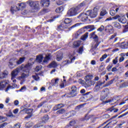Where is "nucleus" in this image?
Here are the masks:
<instances>
[{
  "label": "nucleus",
  "instance_id": "dca6fc26",
  "mask_svg": "<svg viewBox=\"0 0 128 128\" xmlns=\"http://www.w3.org/2000/svg\"><path fill=\"white\" fill-rule=\"evenodd\" d=\"M105 82L104 81V82H102L100 81H98V82H97V84L95 86V91L96 92H98V90H100V86H102V84H104Z\"/></svg>",
  "mask_w": 128,
  "mask_h": 128
},
{
  "label": "nucleus",
  "instance_id": "69168bd1",
  "mask_svg": "<svg viewBox=\"0 0 128 128\" xmlns=\"http://www.w3.org/2000/svg\"><path fill=\"white\" fill-rule=\"evenodd\" d=\"M126 56V53H122L121 54H120V56H121V58H124Z\"/></svg>",
  "mask_w": 128,
  "mask_h": 128
},
{
  "label": "nucleus",
  "instance_id": "7c9ffc66",
  "mask_svg": "<svg viewBox=\"0 0 128 128\" xmlns=\"http://www.w3.org/2000/svg\"><path fill=\"white\" fill-rule=\"evenodd\" d=\"M63 106H64L63 104H58L54 107V110H58L59 108H62Z\"/></svg>",
  "mask_w": 128,
  "mask_h": 128
},
{
  "label": "nucleus",
  "instance_id": "e2e57ef3",
  "mask_svg": "<svg viewBox=\"0 0 128 128\" xmlns=\"http://www.w3.org/2000/svg\"><path fill=\"white\" fill-rule=\"evenodd\" d=\"M82 76V72H78L77 73H76V76H79V77H80V76Z\"/></svg>",
  "mask_w": 128,
  "mask_h": 128
},
{
  "label": "nucleus",
  "instance_id": "20e7f679",
  "mask_svg": "<svg viewBox=\"0 0 128 128\" xmlns=\"http://www.w3.org/2000/svg\"><path fill=\"white\" fill-rule=\"evenodd\" d=\"M16 76V69L13 70L12 72V78L11 80H12L13 86H8L5 92H8L10 88H16V80H15Z\"/></svg>",
  "mask_w": 128,
  "mask_h": 128
},
{
  "label": "nucleus",
  "instance_id": "ea45409f",
  "mask_svg": "<svg viewBox=\"0 0 128 128\" xmlns=\"http://www.w3.org/2000/svg\"><path fill=\"white\" fill-rule=\"evenodd\" d=\"M78 52V54H82V52H84V47L80 48Z\"/></svg>",
  "mask_w": 128,
  "mask_h": 128
},
{
  "label": "nucleus",
  "instance_id": "2f4dec72",
  "mask_svg": "<svg viewBox=\"0 0 128 128\" xmlns=\"http://www.w3.org/2000/svg\"><path fill=\"white\" fill-rule=\"evenodd\" d=\"M88 36V32H86L84 35L82 36L81 37V40H86Z\"/></svg>",
  "mask_w": 128,
  "mask_h": 128
},
{
  "label": "nucleus",
  "instance_id": "a878e982",
  "mask_svg": "<svg viewBox=\"0 0 128 128\" xmlns=\"http://www.w3.org/2000/svg\"><path fill=\"white\" fill-rule=\"evenodd\" d=\"M56 66H58V64L56 62L54 61L48 66V68H56Z\"/></svg>",
  "mask_w": 128,
  "mask_h": 128
},
{
  "label": "nucleus",
  "instance_id": "f8f14e48",
  "mask_svg": "<svg viewBox=\"0 0 128 128\" xmlns=\"http://www.w3.org/2000/svg\"><path fill=\"white\" fill-rule=\"evenodd\" d=\"M8 84V82L6 80L0 82V90H2V88H4Z\"/></svg>",
  "mask_w": 128,
  "mask_h": 128
},
{
  "label": "nucleus",
  "instance_id": "774afa93",
  "mask_svg": "<svg viewBox=\"0 0 128 128\" xmlns=\"http://www.w3.org/2000/svg\"><path fill=\"white\" fill-rule=\"evenodd\" d=\"M96 64V60H92L91 61V64L94 66V64Z\"/></svg>",
  "mask_w": 128,
  "mask_h": 128
},
{
  "label": "nucleus",
  "instance_id": "2eb2a0df",
  "mask_svg": "<svg viewBox=\"0 0 128 128\" xmlns=\"http://www.w3.org/2000/svg\"><path fill=\"white\" fill-rule=\"evenodd\" d=\"M92 78H94V76L92 74H88L86 76L84 80H86V82H90Z\"/></svg>",
  "mask_w": 128,
  "mask_h": 128
},
{
  "label": "nucleus",
  "instance_id": "864d4df0",
  "mask_svg": "<svg viewBox=\"0 0 128 128\" xmlns=\"http://www.w3.org/2000/svg\"><path fill=\"white\" fill-rule=\"evenodd\" d=\"M43 120H44V122H46V120H48V116L46 115V116L43 118Z\"/></svg>",
  "mask_w": 128,
  "mask_h": 128
},
{
  "label": "nucleus",
  "instance_id": "603ef678",
  "mask_svg": "<svg viewBox=\"0 0 128 128\" xmlns=\"http://www.w3.org/2000/svg\"><path fill=\"white\" fill-rule=\"evenodd\" d=\"M6 126H8V123H6V122L3 123L2 124H1L0 125V128H4Z\"/></svg>",
  "mask_w": 128,
  "mask_h": 128
},
{
  "label": "nucleus",
  "instance_id": "e433bc0d",
  "mask_svg": "<svg viewBox=\"0 0 128 128\" xmlns=\"http://www.w3.org/2000/svg\"><path fill=\"white\" fill-rule=\"evenodd\" d=\"M62 10H64V8H62V7H60L56 10V12H58V14H60V12H62Z\"/></svg>",
  "mask_w": 128,
  "mask_h": 128
},
{
  "label": "nucleus",
  "instance_id": "052dcab7",
  "mask_svg": "<svg viewBox=\"0 0 128 128\" xmlns=\"http://www.w3.org/2000/svg\"><path fill=\"white\" fill-rule=\"evenodd\" d=\"M120 16L118 15H116L115 16L112 18V20H118V18H120Z\"/></svg>",
  "mask_w": 128,
  "mask_h": 128
},
{
  "label": "nucleus",
  "instance_id": "aec40b11",
  "mask_svg": "<svg viewBox=\"0 0 128 128\" xmlns=\"http://www.w3.org/2000/svg\"><path fill=\"white\" fill-rule=\"evenodd\" d=\"M118 20L120 22H122V24H126L127 22L126 18L124 16L120 17V18H118Z\"/></svg>",
  "mask_w": 128,
  "mask_h": 128
},
{
  "label": "nucleus",
  "instance_id": "79ce46f5",
  "mask_svg": "<svg viewBox=\"0 0 128 128\" xmlns=\"http://www.w3.org/2000/svg\"><path fill=\"white\" fill-rule=\"evenodd\" d=\"M116 14V10H112L110 11V16H115Z\"/></svg>",
  "mask_w": 128,
  "mask_h": 128
},
{
  "label": "nucleus",
  "instance_id": "39448f33",
  "mask_svg": "<svg viewBox=\"0 0 128 128\" xmlns=\"http://www.w3.org/2000/svg\"><path fill=\"white\" fill-rule=\"evenodd\" d=\"M98 8L95 7L93 10H88L87 12V14H88L90 18H96V16H98Z\"/></svg>",
  "mask_w": 128,
  "mask_h": 128
},
{
  "label": "nucleus",
  "instance_id": "c03bdc74",
  "mask_svg": "<svg viewBox=\"0 0 128 128\" xmlns=\"http://www.w3.org/2000/svg\"><path fill=\"white\" fill-rule=\"evenodd\" d=\"M118 62V57H116L115 59L112 60V63L114 64H116Z\"/></svg>",
  "mask_w": 128,
  "mask_h": 128
},
{
  "label": "nucleus",
  "instance_id": "0eeeda50",
  "mask_svg": "<svg viewBox=\"0 0 128 128\" xmlns=\"http://www.w3.org/2000/svg\"><path fill=\"white\" fill-rule=\"evenodd\" d=\"M110 94V90L108 88L104 89L101 94V98L102 100H105L108 98V96Z\"/></svg>",
  "mask_w": 128,
  "mask_h": 128
},
{
  "label": "nucleus",
  "instance_id": "3c124183",
  "mask_svg": "<svg viewBox=\"0 0 128 128\" xmlns=\"http://www.w3.org/2000/svg\"><path fill=\"white\" fill-rule=\"evenodd\" d=\"M128 86V84L126 82H124L120 85V88H126Z\"/></svg>",
  "mask_w": 128,
  "mask_h": 128
},
{
  "label": "nucleus",
  "instance_id": "6e6552de",
  "mask_svg": "<svg viewBox=\"0 0 128 128\" xmlns=\"http://www.w3.org/2000/svg\"><path fill=\"white\" fill-rule=\"evenodd\" d=\"M70 94L72 97L76 96L78 94V89L76 88V86H72L71 88V90Z\"/></svg>",
  "mask_w": 128,
  "mask_h": 128
},
{
  "label": "nucleus",
  "instance_id": "412c9836",
  "mask_svg": "<svg viewBox=\"0 0 128 128\" xmlns=\"http://www.w3.org/2000/svg\"><path fill=\"white\" fill-rule=\"evenodd\" d=\"M116 98L110 99L108 100H106L104 102V104H114L116 103Z\"/></svg>",
  "mask_w": 128,
  "mask_h": 128
},
{
  "label": "nucleus",
  "instance_id": "49530a36",
  "mask_svg": "<svg viewBox=\"0 0 128 128\" xmlns=\"http://www.w3.org/2000/svg\"><path fill=\"white\" fill-rule=\"evenodd\" d=\"M104 30V26H101L100 28L98 29V32H102Z\"/></svg>",
  "mask_w": 128,
  "mask_h": 128
},
{
  "label": "nucleus",
  "instance_id": "680f3d73",
  "mask_svg": "<svg viewBox=\"0 0 128 128\" xmlns=\"http://www.w3.org/2000/svg\"><path fill=\"white\" fill-rule=\"evenodd\" d=\"M117 70H118V68H116V67H114L112 69V72H117Z\"/></svg>",
  "mask_w": 128,
  "mask_h": 128
},
{
  "label": "nucleus",
  "instance_id": "58836bf2",
  "mask_svg": "<svg viewBox=\"0 0 128 128\" xmlns=\"http://www.w3.org/2000/svg\"><path fill=\"white\" fill-rule=\"evenodd\" d=\"M70 62H74V60H76V56L70 55Z\"/></svg>",
  "mask_w": 128,
  "mask_h": 128
},
{
  "label": "nucleus",
  "instance_id": "423d86ee",
  "mask_svg": "<svg viewBox=\"0 0 128 128\" xmlns=\"http://www.w3.org/2000/svg\"><path fill=\"white\" fill-rule=\"evenodd\" d=\"M88 12L86 14L82 13L78 16V18H80L82 20V22H86L88 20Z\"/></svg>",
  "mask_w": 128,
  "mask_h": 128
},
{
  "label": "nucleus",
  "instance_id": "338daca9",
  "mask_svg": "<svg viewBox=\"0 0 128 128\" xmlns=\"http://www.w3.org/2000/svg\"><path fill=\"white\" fill-rule=\"evenodd\" d=\"M60 88H64V83L62 82L60 84Z\"/></svg>",
  "mask_w": 128,
  "mask_h": 128
},
{
  "label": "nucleus",
  "instance_id": "09e8293b",
  "mask_svg": "<svg viewBox=\"0 0 128 128\" xmlns=\"http://www.w3.org/2000/svg\"><path fill=\"white\" fill-rule=\"evenodd\" d=\"M122 48H128V43H127L126 44L124 45V43L122 44Z\"/></svg>",
  "mask_w": 128,
  "mask_h": 128
},
{
  "label": "nucleus",
  "instance_id": "de8ad7c7",
  "mask_svg": "<svg viewBox=\"0 0 128 128\" xmlns=\"http://www.w3.org/2000/svg\"><path fill=\"white\" fill-rule=\"evenodd\" d=\"M112 82H114V80H111L109 81L106 84V86H110V84H112Z\"/></svg>",
  "mask_w": 128,
  "mask_h": 128
},
{
  "label": "nucleus",
  "instance_id": "f704fd0d",
  "mask_svg": "<svg viewBox=\"0 0 128 128\" xmlns=\"http://www.w3.org/2000/svg\"><path fill=\"white\" fill-rule=\"evenodd\" d=\"M73 44L74 46H80V41H75L74 42Z\"/></svg>",
  "mask_w": 128,
  "mask_h": 128
},
{
  "label": "nucleus",
  "instance_id": "ddd939ff",
  "mask_svg": "<svg viewBox=\"0 0 128 128\" xmlns=\"http://www.w3.org/2000/svg\"><path fill=\"white\" fill-rule=\"evenodd\" d=\"M90 38H93L95 42L98 40V37L96 34V32H92L90 34Z\"/></svg>",
  "mask_w": 128,
  "mask_h": 128
},
{
  "label": "nucleus",
  "instance_id": "5701e85b",
  "mask_svg": "<svg viewBox=\"0 0 128 128\" xmlns=\"http://www.w3.org/2000/svg\"><path fill=\"white\" fill-rule=\"evenodd\" d=\"M114 122L116 121H112L109 123H108L106 126H104V127H101L100 126L98 128H112V127L110 126H112V124H116V122Z\"/></svg>",
  "mask_w": 128,
  "mask_h": 128
},
{
  "label": "nucleus",
  "instance_id": "393cba45",
  "mask_svg": "<svg viewBox=\"0 0 128 128\" xmlns=\"http://www.w3.org/2000/svg\"><path fill=\"white\" fill-rule=\"evenodd\" d=\"M18 4V10H22V9L24 8H26V5L24 4L22 2Z\"/></svg>",
  "mask_w": 128,
  "mask_h": 128
},
{
  "label": "nucleus",
  "instance_id": "c756f323",
  "mask_svg": "<svg viewBox=\"0 0 128 128\" xmlns=\"http://www.w3.org/2000/svg\"><path fill=\"white\" fill-rule=\"evenodd\" d=\"M50 55L48 56H46V57L44 58V60H43V62L44 64H46L50 60Z\"/></svg>",
  "mask_w": 128,
  "mask_h": 128
},
{
  "label": "nucleus",
  "instance_id": "f257e3e1",
  "mask_svg": "<svg viewBox=\"0 0 128 128\" xmlns=\"http://www.w3.org/2000/svg\"><path fill=\"white\" fill-rule=\"evenodd\" d=\"M72 20L71 18H67L64 19V24H62L60 26H58L57 28V30H58V32H62V30H64V32H70V30H72V28H74L80 26L82 24V23H77L70 28H69L68 26L66 25L70 24H72Z\"/></svg>",
  "mask_w": 128,
  "mask_h": 128
},
{
  "label": "nucleus",
  "instance_id": "72a5a7b5",
  "mask_svg": "<svg viewBox=\"0 0 128 128\" xmlns=\"http://www.w3.org/2000/svg\"><path fill=\"white\" fill-rule=\"evenodd\" d=\"M76 120H72L69 123V124L70 126H76Z\"/></svg>",
  "mask_w": 128,
  "mask_h": 128
},
{
  "label": "nucleus",
  "instance_id": "4468645a",
  "mask_svg": "<svg viewBox=\"0 0 128 128\" xmlns=\"http://www.w3.org/2000/svg\"><path fill=\"white\" fill-rule=\"evenodd\" d=\"M16 60L12 58L9 61V66L10 68H12L14 66H16Z\"/></svg>",
  "mask_w": 128,
  "mask_h": 128
},
{
  "label": "nucleus",
  "instance_id": "4c0bfd02",
  "mask_svg": "<svg viewBox=\"0 0 128 128\" xmlns=\"http://www.w3.org/2000/svg\"><path fill=\"white\" fill-rule=\"evenodd\" d=\"M65 110L64 109H60L56 112L57 114H64Z\"/></svg>",
  "mask_w": 128,
  "mask_h": 128
},
{
  "label": "nucleus",
  "instance_id": "bf43d9fd",
  "mask_svg": "<svg viewBox=\"0 0 128 128\" xmlns=\"http://www.w3.org/2000/svg\"><path fill=\"white\" fill-rule=\"evenodd\" d=\"M128 114V112H126L124 114H122L120 115L118 118H122V116H126V114Z\"/></svg>",
  "mask_w": 128,
  "mask_h": 128
},
{
  "label": "nucleus",
  "instance_id": "473e14b6",
  "mask_svg": "<svg viewBox=\"0 0 128 128\" xmlns=\"http://www.w3.org/2000/svg\"><path fill=\"white\" fill-rule=\"evenodd\" d=\"M114 28H122V26H120V23L118 22H114Z\"/></svg>",
  "mask_w": 128,
  "mask_h": 128
},
{
  "label": "nucleus",
  "instance_id": "4be33fe9",
  "mask_svg": "<svg viewBox=\"0 0 128 128\" xmlns=\"http://www.w3.org/2000/svg\"><path fill=\"white\" fill-rule=\"evenodd\" d=\"M33 7L36 10H40V2L38 1H34Z\"/></svg>",
  "mask_w": 128,
  "mask_h": 128
},
{
  "label": "nucleus",
  "instance_id": "5fc2aeb1",
  "mask_svg": "<svg viewBox=\"0 0 128 128\" xmlns=\"http://www.w3.org/2000/svg\"><path fill=\"white\" fill-rule=\"evenodd\" d=\"M46 101H44V102H42L40 104L38 105V108H40V107L42 106H44V104H46Z\"/></svg>",
  "mask_w": 128,
  "mask_h": 128
},
{
  "label": "nucleus",
  "instance_id": "b1692460",
  "mask_svg": "<svg viewBox=\"0 0 128 128\" xmlns=\"http://www.w3.org/2000/svg\"><path fill=\"white\" fill-rule=\"evenodd\" d=\"M44 58V56L42 55H40L36 56V62H37L42 63V59Z\"/></svg>",
  "mask_w": 128,
  "mask_h": 128
},
{
  "label": "nucleus",
  "instance_id": "f03ea898",
  "mask_svg": "<svg viewBox=\"0 0 128 128\" xmlns=\"http://www.w3.org/2000/svg\"><path fill=\"white\" fill-rule=\"evenodd\" d=\"M84 6H86V2H84L76 8H70L67 12L68 16H76V14H80V12L82 10V8Z\"/></svg>",
  "mask_w": 128,
  "mask_h": 128
},
{
  "label": "nucleus",
  "instance_id": "4d7b16f0",
  "mask_svg": "<svg viewBox=\"0 0 128 128\" xmlns=\"http://www.w3.org/2000/svg\"><path fill=\"white\" fill-rule=\"evenodd\" d=\"M63 62L64 64H70V60H67L64 61Z\"/></svg>",
  "mask_w": 128,
  "mask_h": 128
},
{
  "label": "nucleus",
  "instance_id": "13d9d810",
  "mask_svg": "<svg viewBox=\"0 0 128 128\" xmlns=\"http://www.w3.org/2000/svg\"><path fill=\"white\" fill-rule=\"evenodd\" d=\"M15 7L14 6H12L10 10L12 14H14V12H16V10H15Z\"/></svg>",
  "mask_w": 128,
  "mask_h": 128
},
{
  "label": "nucleus",
  "instance_id": "0e129e2a",
  "mask_svg": "<svg viewBox=\"0 0 128 128\" xmlns=\"http://www.w3.org/2000/svg\"><path fill=\"white\" fill-rule=\"evenodd\" d=\"M124 58L120 57L119 60L120 62H124Z\"/></svg>",
  "mask_w": 128,
  "mask_h": 128
},
{
  "label": "nucleus",
  "instance_id": "8fccbe9b",
  "mask_svg": "<svg viewBox=\"0 0 128 128\" xmlns=\"http://www.w3.org/2000/svg\"><path fill=\"white\" fill-rule=\"evenodd\" d=\"M28 2L29 3L30 6H34V1L29 0L28 1Z\"/></svg>",
  "mask_w": 128,
  "mask_h": 128
},
{
  "label": "nucleus",
  "instance_id": "1a4fd4ad",
  "mask_svg": "<svg viewBox=\"0 0 128 128\" xmlns=\"http://www.w3.org/2000/svg\"><path fill=\"white\" fill-rule=\"evenodd\" d=\"M24 110V112H26L28 114H30V115H28V116H26L25 117V118H30V116H32V110H34L32 108H25Z\"/></svg>",
  "mask_w": 128,
  "mask_h": 128
},
{
  "label": "nucleus",
  "instance_id": "c9c22d12",
  "mask_svg": "<svg viewBox=\"0 0 128 128\" xmlns=\"http://www.w3.org/2000/svg\"><path fill=\"white\" fill-rule=\"evenodd\" d=\"M84 28H89L90 30H95L94 26H92V25H89V26H86L84 27Z\"/></svg>",
  "mask_w": 128,
  "mask_h": 128
},
{
  "label": "nucleus",
  "instance_id": "a19ab883",
  "mask_svg": "<svg viewBox=\"0 0 128 128\" xmlns=\"http://www.w3.org/2000/svg\"><path fill=\"white\" fill-rule=\"evenodd\" d=\"M32 78L35 80H40V77H38V75L36 74L32 76Z\"/></svg>",
  "mask_w": 128,
  "mask_h": 128
},
{
  "label": "nucleus",
  "instance_id": "bb28decb",
  "mask_svg": "<svg viewBox=\"0 0 128 128\" xmlns=\"http://www.w3.org/2000/svg\"><path fill=\"white\" fill-rule=\"evenodd\" d=\"M50 110V108H48V106L43 107L41 110V112L43 114H46V112H48Z\"/></svg>",
  "mask_w": 128,
  "mask_h": 128
},
{
  "label": "nucleus",
  "instance_id": "7ed1b4c3",
  "mask_svg": "<svg viewBox=\"0 0 128 128\" xmlns=\"http://www.w3.org/2000/svg\"><path fill=\"white\" fill-rule=\"evenodd\" d=\"M32 68V63H28L26 65L22 64L19 69L17 68L16 72H20V70H23L24 72L22 74L21 78H28L30 76V70Z\"/></svg>",
  "mask_w": 128,
  "mask_h": 128
},
{
  "label": "nucleus",
  "instance_id": "6ab92c4d",
  "mask_svg": "<svg viewBox=\"0 0 128 128\" xmlns=\"http://www.w3.org/2000/svg\"><path fill=\"white\" fill-rule=\"evenodd\" d=\"M8 74V72L7 70L4 71L3 72L1 73L0 74V78H6Z\"/></svg>",
  "mask_w": 128,
  "mask_h": 128
},
{
  "label": "nucleus",
  "instance_id": "37998d69",
  "mask_svg": "<svg viewBox=\"0 0 128 128\" xmlns=\"http://www.w3.org/2000/svg\"><path fill=\"white\" fill-rule=\"evenodd\" d=\"M108 56L106 54H104L102 56V58H100V62H104V60L106 58V57Z\"/></svg>",
  "mask_w": 128,
  "mask_h": 128
},
{
  "label": "nucleus",
  "instance_id": "cd10ccee",
  "mask_svg": "<svg viewBox=\"0 0 128 128\" xmlns=\"http://www.w3.org/2000/svg\"><path fill=\"white\" fill-rule=\"evenodd\" d=\"M24 60H26V58L22 57L20 58L19 60L17 61L18 64H22L24 62Z\"/></svg>",
  "mask_w": 128,
  "mask_h": 128
},
{
  "label": "nucleus",
  "instance_id": "a211bd4d",
  "mask_svg": "<svg viewBox=\"0 0 128 128\" xmlns=\"http://www.w3.org/2000/svg\"><path fill=\"white\" fill-rule=\"evenodd\" d=\"M56 60H58V62L62 60V53L61 52H58L56 56Z\"/></svg>",
  "mask_w": 128,
  "mask_h": 128
},
{
  "label": "nucleus",
  "instance_id": "a18cd8bd",
  "mask_svg": "<svg viewBox=\"0 0 128 128\" xmlns=\"http://www.w3.org/2000/svg\"><path fill=\"white\" fill-rule=\"evenodd\" d=\"M112 64H110L107 66V70L108 72H110L112 70Z\"/></svg>",
  "mask_w": 128,
  "mask_h": 128
},
{
  "label": "nucleus",
  "instance_id": "9b49d317",
  "mask_svg": "<svg viewBox=\"0 0 128 128\" xmlns=\"http://www.w3.org/2000/svg\"><path fill=\"white\" fill-rule=\"evenodd\" d=\"M58 82H60V78H56L51 80V84L54 86H58Z\"/></svg>",
  "mask_w": 128,
  "mask_h": 128
},
{
  "label": "nucleus",
  "instance_id": "9d476101",
  "mask_svg": "<svg viewBox=\"0 0 128 128\" xmlns=\"http://www.w3.org/2000/svg\"><path fill=\"white\" fill-rule=\"evenodd\" d=\"M40 4L44 8H48L50 6V0H41Z\"/></svg>",
  "mask_w": 128,
  "mask_h": 128
},
{
  "label": "nucleus",
  "instance_id": "f3484780",
  "mask_svg": "<svg viewBox=\"0 0 128 128\" xmlns=\"http://www.w3.org/2000/svg\"><path fill=\"white\" fill-rule=\"evenodd\" d=\"M106 14H108V12H106V10L105 9H102L100 14V16H99V20H102V16H106Z\"/></svg>",
  "mask_w": 128,
  "mask_h": 128
},
{
  "label": "nucleus",
  "instance_id": "c85d7f7f",
  "mask_svg": "<svg viewBox=\"0 0 128 128\" xmlns=\"http://www.w3.org/2000/svg\"><path fill=\"white\" fill-rule=\"evenodd\" d=\"M106 32H110V30H112V26L111 25H108L105 27Z\"/></svg>",
  "mask_w": 128,
  "mask_h": 128
},
{
  "label": "nucleus",
  "instance_id": "6e6d98bb",
  "mask_svg": "<svg viewBox=\"0 0 128 128\" xmlns=\"http://www.w3.org/2000/svg\"><path fill=\"white\" fill-rule=\"evenodd\" d=\"M32 123L31 122H29L27 123L26 124V128H30V126H32Z\"/></svg>",
  "mask_w": 128,
  "mask_h": 128
}]
</instances>
